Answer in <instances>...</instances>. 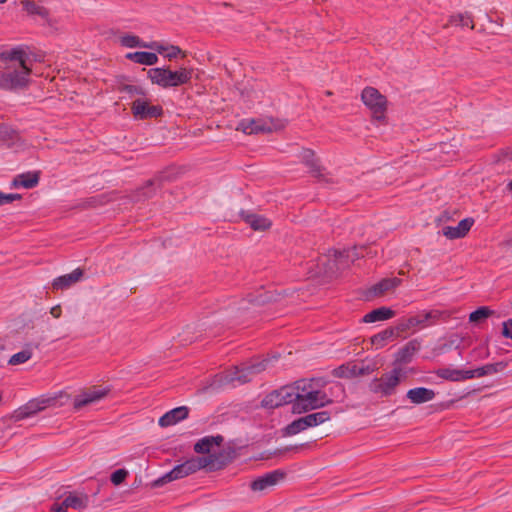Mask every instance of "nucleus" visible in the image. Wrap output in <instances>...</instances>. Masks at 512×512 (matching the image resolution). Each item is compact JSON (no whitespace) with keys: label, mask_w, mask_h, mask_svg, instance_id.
I'll return each mask as SVG.
<instances>
[{"label":"nucleus","mask_w":512,"mask_h":512,"mask_svg":"<svg viewBox=\"0 0 512 512\" xmlns=\"http://www.w3.org/2000/svg\"><path fill=\"white\" fill-rule=\"evenodd\" d=\"M30 74L29 57L23 48L0 52V89L11 91L24 88Z\"/></svg>","instance_id":"obj_1"},{"label":"nucleus","mask_w":512,"mask_h":512,"mask_svg":"<svg viewBox=\"0 0 512 512\" xmlns=\"http://www.w3.org/2000/svg\"><path fill=\"white\" fill-rule=\"evenodd\" d=\"M315 381V379L308 382L306 380L296 381L299 386V397L292 406L293 413L302 414L333 403V400L324 391L314 389L313 382Z\"/></svg>","instance_id":"obj_2"},{"label":"nucleus","mask_w":512,"mask_h":512,"mask_svg":"<svg viewBox=\"0 0 512 512\" xmlns=\"http://www.w3.org/2000/svg\"><path fill=\"white\" fill-rule=\"evenodd\" d=\"M192 74L193 70L186 67L172 71L169 67L164 66L149 69L147 71V78L152 84L158 85L163 89H169L188 84Z\"/></svg>","instance_id":"obj_3"},{"label":"nucleus","mask_w":512,"mask_h":512,"mask_svg":"<svg viewBox=\"0 0 512 512\" xmlns=\"http://www.w3.org/2000/svg\"><path fill=\"white\" fill-rule=\"evenodd\" d=\"M208 462L201 457H192L185 462L176 465L171 471L154 481V486H162L174 480L187 477L201 469L206 468Z\"/></svg>","instance_id":"obj_4"},{"label":"nucleus","mask_w":512,"mask_h":512,"mask_svg":"<svg viewBox=\"0 0 512 512\" xmlns=\"http://www.w3.org/2000/svg\"><path fill=\"white\" fill-rule=\"evenodd\" d=\"M405 373L400 367H394L390 372L383 374L380 378H375L369 383V390L374 394H380L382 397H388L395 393L401 378Z\"/></svg>","instance_id":"obj_5"},{"label":"nucleus","mask_w":512,"mask_h":512,"mask_svg":"<svg viewBox=\"0 0 512 512\" xmlns=\"http://www.w3.org/2000/svg\"><path fill=\"white\" fill-rule=\"evenodd\" d=\"M299 397V386L286 385L267 394L261 401V405L267 409H275L286 404H294Z\"/></svg>","instance_id":"obj_6"},{"label":"nucleus","mask_w":512,"mask_h":512,"mask_svg":"<svg viewBox=\"0 0 512 512\" xmlns=\"http://www.w3.org/2000/svg\"><path fill=\"white\" fill-rule=\"evenodd\" d=\"M361 99L365 106L371 111L376 121H384L387 110V99L374 87H366L361 93Z\"/></svg>","instance_id":"obj_7"},{"label":"nucleus","mask_w":512,"mask_h":512,"mask_svg":"<svg viewBox=\"0 0 512 512\" xmlns=\"http://www.w3.org/2000/svg\"><path fill=\"white\" fill-rule=\"evenodd\" d=\"M60 395L54 396H42L33 400H30L25 405L18 408L14 414L13 418L17 421L29 418L40 411L45 410L49 407H56L58 403V398Z\"/></svg>","instance_id":"obj_8"},{"label":"nucleus","mask_w":512,"mask_h":512,"mask_svg":"<svg viewBox=\"0 0 512 512\" xmlns=\"http://www.w3.org/2000/svg\"><path fill=\"white\" fill-rule=\"evenodd\" d=\"M131 113L136 120L157 119L164 115V109L161 105H154L148 98L135 99L131 104Z\"/></svg>","instance_id":"obj_9"},{"label":"nucleus","mask_w":512,"mask_h":512,"mask_svg":"<svg viewBox=\"0 0 512 512\" xmlns=\"http://www.w3.org/2000/svg\"><path fill=\"white\" fill-rule=\"evenodd\" d=\"M238 456L237 448L234 445L228 444L218 453L202 456L208 463L206 468L209 471H217L225 468L233 462Z\"/></svg>","instance_id":"obj_10"},{"label":"nucleus","mask_w":512,"mask_h":512,"mask_svg":"<svg viewBox=\"0 0 512 512\" xmlns=\"http://www.w3.org/2000/svg\"><path fill=\"white\" fill-rule=\"evenodd\" d=\"M285 476L284 471L280 469L273 470L253 480L250 483V489L254 492H262L278 484Z\"/></svg>","instance_id":"obj_11"},{"label":"nucleus","mask_w":512,"mask_h":512,"mask_svg":"<svg viewBox=\"0 0 512 512\" xmlns=\"http://www.w3.org/2000/svg\"><path fill=\"white\" fill-rule=\"evenodd\" d=\"M366 247H353L344 250H334V262L337 265V269L347 267L350 262H354L356 259L365 256Z\"/></svg>","instance_id":"obj_12"},{"label":"nucleus","mask_w":512,"mask_h":512,"mask_svg":"<svg viewBox=\"0 0 512 512\" xmlns=\"http://www.w3.org/2000/svg\"><path fill=\"white\" fill-rule=\"evenodd\" d=\"M300 159L309 169V173L318 181H325L324 167L321 166L319 159L315 156V152L305 148L300 153Z\"/></svg>","instance_id":"obj_13"},{"label":"nucleus","mask_w":512,"mask_h":512,"mask_svg":"<svg viewBox=\"0 0 512 512\" xmlns=\"http://www.w3.org/2000/svg\"><path fill=\"white\" fill-rule=\"evenodd\" d=\"M273 129L271 122L262 119H243L237 127V130L245 134L271 133Z\"/></svg>","instance_id":"obj_14"},{"label":"nucleus","mask_w":512,"mask_h":512,"mask_svg":"<svg viewBox=\"0 0 512 512\" xmlns=\"http://www.w3.org/2000/svg\"><path fill=\"white\" fill-rule=\"evenodd\" d=\"M83 275L84 271L80 268H77L69 274L55 278L52 282V288L54 290H66L81 281Z\"/></svg>","instance_id":"obj_15"},{"label":"nucleus","mask_w":512,"mask_h":512,"mask_svg":"<svg viewBox=\"0 0 512 512\" xmlns=\"http://www.w3.org/2000/svg\"><path fill=\"white\" fill-rule=\"evenodd\" d=\"M106 395V391L96 387L85 390L74 399V408L81 409L82 407L95 403Z\"/></svg>","instance_id":"obj_16"},{"label":"nucleus","mask_w":512,"mask_h":512,"mask_svg":"<svg viewBox=\"0 0 512 512\" xmlns=\"http://www.w3.org/2000/svg\"><path fill=\"white\" fill-rule=\"evenodd\" d=\"M420 349V342L413 339L401 347L395 354L394 365L408 364L412 361L414 354Z\"/></svg>","instance_id":"obj_17"},{"label":"nucleus","mask_w":512,"mask_h":512,"mask_svg":"<svg viewBox=\"0 0 512 512\" xmlns=\"http://www.w3.org/2000/svg\"><path fill=\"white\" fill-rule=\"evenodd\" d=\"M188 414L189 408L186 406H180L166 412L163 416L160 417L158 423L161 427H169L175 425L181 420L186 419Z\"/></svg>","instance_id":"obj_18"},{"label":"nucleus","mask_w":512,"mask_h":512,"mask_svg":"<svg viewBox=\"0 0 512 512\" xmlns=\"http://www.w3.org/2000/svg\"><path fill=\"white\" fill-rule=\"evenodd\" d=\"M435 396V391L426 387L412 388L408 390L406 394V397L411 401V403L416 405L429 402L433 400Z\"/></svg>","instance_id":"obj_19"},{"label":"nucleus","mask_w":512,"mask_h":512,"mask_svg":"<svg viewBox=\"0 0 512 512\" xmlns=\"http://www.w3.org/2000/svg\"><path fill=\"white\" fill-rule=\"evenodd\" d=\"M506 366L507 363L500 361L496 363L486 364L476 369L469 370V372L466 373L469 374L470 379L481 378L484 376H490L499 373L503 371L506 368Z\"/></svg>","instance_id":"obj_20"},{"label":"nucleus","mask_w":512,"mask_h":512,"mask_svg":"<svg viewBox=\"0 0 512 512\" xmlns=\"http://www.w3.org/2000/svg\"><path fill=\"white\" fill-rule=\"evenodd\" d=\"M224 441L222 435L205 436L194 444V451L198 454H210L214 446H220Z\"/></svg>","instance_id":"obj_21"},{"label":"nucleus","mask_w":512,"mask_h":512,"mask_svg":"<svg viewBox=\"0 0 512 512\" xmlns=\"http://www.w3.org/2000/svg\"><path fill=\"white\" fill-rule=\"evenodd\" d=\"M401 332L397 329V325L395 327H388L381 332L373 335L371 337V344L376 347V349L384 347L388 341L395 339L400 336Z\"/></svg>","instance_id":"obj_22"},{"label":"nucleus","mask_w":512,"mask_h":512,"mask_svg":"<svg viewBox=\"0 0 512 512\" xmlns=\"http://www.w3.org/2000/svg\"><path fill=\"white\" fill-rule=\"evenodd\" d=\"M469 370L453 369V368H439L435 371V374L444 380L452 382H460L470 379Z\"/></svg>","instance_id":"obj_23"},{"label":"nucleus","mask_w":512,"mask_h":512,"mask_svg":"<svg viewBox=\"0 0 512 512\" xmlns=\"http://www.w3.org/2000/svg\"><path fill=\"white\" fill-rule=\"evenodd\" d=\"M89 497L84 493H69L63 500V505L75 510H83L88 506Z\"/></svg>","instance_id":"obj_24"},{"label":"nucleus","mask_w":512,"mask_h":512,"mask_svg":"<svg viewBox=\"0 0 512 512\" xmlns=\"http://www.w3.org/2000/svg\"><path fill=\"white\" fill-rule=\"evenodd\" d=\"M234 369L235 371L233 375L225 376L226 382H232L234 380H237L240 383H247L254 376V373H252V369H250V362L243 363L241 364V366H236L234 367Z\"/></svg>","instance_id":"obj_25"},{"label":"nucleus","mask_w":512,"mask_h":512,"mask_svg":"<svg viewBox=\"0 0 512 512\" xmlns=\"http://www.w3.org/2000/svg\"><path fill=\"white\" fill-rule=\"evenodd\" d=\"M39 182V172H27L16 176L12 181V187H23L30 189L35 187Z\"/></svg>","instance_id":"obj_26"},{"label":"nucleus","mask_w":512,"mask_h":512,"mask_svg":"<svg viewBox=\"0 0 512 512\" xmlns=\"http://www.w3.org/2000/svg\"><path fill=\"white\" fill-rule=\"evenodd\" d=\"M394 315H395L394 310H392L389 307L382 306V307H379V308L374 309V310L370 311L369 313H367L363 317L362 321L364 323H374L377 321L388 320V319L394 317Z\"/></svg>","instance_id":"obj_27"},{"label":"nucleus","mask_w":512,"mask_h":512,"mask_svg":"<svg viewBox=\"0 0 512 512\" xmlns=\"http://www.w3.org/2000/svg\"><path fill=\"white\" fill-rule=\"evenodd\" d=\"M401 280L399 278H386L382 279L369 289V293L372 296H380L385 292L397 287Z\"/></svg>","instance_id":"obj_28"},{"label":"nucleus","mask_w":512,"mask_h":512,"mask_svg":"<svg viewBox=\"0 0 512 512\" xmlns=\"http://www.w3.org/2000/svg\"><path fill=\"white\" fill-rule=\"evenodd\" d=\"M156 180H148L145 185L130 194V201H141L152 197L156 191Z\"/></svg>","instance_id":"obj_29"},{"label":"nucleus","mask_w":512,"mask_h":512,"mask_svg":"<svg viewBox=\"0 0 512 512\" xmlns=\"http://www.w3.org/2000/svg\"><path fill=\"white\" fill-rule=\"evenodd\" d=\"M158 56L154 52H146V51H137L130 52V61L142 64L146 66H152L158 63Z\"/></svg>","instance_id":"obj_30"},{"label":"nucleus","mask_w":512,"mask_h":512,"mask_svg":"<svg viewBox=\"0 0 512 512\" xmlns=\"http://www.w3.org/2000/svg\"><path fill=\"white\" fill-rule=\"evenodd\" d=\"M423 322L425 326L436 324L440 320L446 321L451 313L446 310L433 309L430 311L421 312Z\"/></svg>","instance_id":"obj_31"},{"label":"nucleus","mask_w":512,"mask_h":512,"mask_svg":"<svg viewBox=\"0 0 512 512\" xmlns=\"http://www.w3.org/2000/svg\"><path fill=\"white\" fill-rule=\"evenodd\" d=\"M141 47L148 48L156 51L159 54H164V44L158 41L144 42L136 35H130V48Z\"/></svg>","instance_id":"obj_32"},{"label":"nucleus","mask_w":512,"mask_h":512,"mask_svg":"<svg viewBox=\"0 0 512 512\" xmlns=\"http://www.w3.org/2000/svg\"><path fill=\"white\" fill-rule=\"evenodd\" d=\"M415 327H425L421 313L408 318H403L397 323V329L400 330L401 333L407 332Z\"/></svg>","instance_id":"obj_33"},{"label":"nucleus","mask_w":512,"mask_h":512,"mask_svg":"<svg viewBox=\"0 0 512 512\" xmlns=\"http://www.w3.org/2000/svg\"><path fill=\"white\" fill-rule=\"evenodd\" d=\"M245 222L256 231H264L271 226V222L267 218L256 214H248L245 217Z\"/></svg>","instance_id":"obj_34"},{"label":"nucleus","mask_w":512,"mask_h":512,"mask_svg":"<svg viewBox=\"0 0 512 512\" xmlns=\"http://www.w3.org/2000/svg\"><path fill=\"white\" fill-rule=\"evenodd\" d=\"M303 418L308 429L310 427L318 426L330 420L331 414L329 411H319L303 416Z\"/></svg>","instance_id":"obj_35"},{"label":"nucleus","mask_w":512,"mask_h":512,"mask_svg":"<svg viewBox=\"0 0 512 512\" xmlns=\"http://www.w3.org/2000/svg\"><path fill=\"white\" fill-rule=\"evenodd\" d=\"M333 376L337 378H355V363L348 362L342 364L332 371Z\"/></svg>","instance_id":"obj_36"},{"label":"nucleus","mask_w":512,"mask_h":512,"mask_svg":"<svg viewBox=\"0 0 512 512\" xmlns=\"http://www.w3.org/2000/svg\"><path fill=\"white\" fill-rule=\"evenodd\" d=\"M307 429L303 417L295 419L283 429L284 436H293Z\"/></svg>","instance_id":"obj_37"},{"label":"nucleus","mask_w":512,"mask_h":512,"mask_svg":"<svg viewBox=\"0 0 512 512\" xmlns=\"http://www.w3.org/2000/svg\"><path fill=\"white\" fill-rule=\"evenodd\" d=\"M22 5L24 7V10L29 14L39 15L43 18H46L48 16V10L43 6L38 5L34 1L25 0L22 2Z\"/></svg>","instance_id":"obj_38"},{"label":"nucleus","mask_w":512,"mask_h":512,"mask_svg":"<svg viewBox=\"0 0 512 512\" xmlns=\"http://www.w3.org/2000/svg\"><path fill=\"white\" fill-rule=\"evenodd\" d=\"M494 311L487 306H481L469 315V321L472 323H479L480 321L492 316Z\"/></svg>","instance_id":"obj_39"},{"label":"nucleus","mask_w":512,"mask_h":512,"mask_svg":"<svg viewBox=\"0 0 512 512\" xmlns=\"http://www.w3.org/2000/svg\"><path fill=\"white\" fill-rule=\"evenodd\" d=\"M449 22L456 26L469 27L470 29L474 28L473 19L469 14L452 15Z\"/></svg>","instance_id":"obj_40"},{"label":"nucleus","mask_w":512,"mask_h":512,"mask_svg":"<svg viewBox=\"0 0 512 512\" xmlns=\"http://www.w3.org/2000/svg\"><path fill=\"white\" fill-rule=\"evenodd\" d=\"M32 357V350L30 347L12 355L8 361L10 365H19L27 362Z\"/></svg>","instance_id":"obj_41"},{"label":"nucleus","mask_w":512,"mask_h":512,"mask_svg":"<svg viewBox=\"0 0 512 512\" xmlns=\"http://www.w3.org/2000/svg\"><path fill=\"white\" fill-rule=\"evenodd\" d=\"M377 370L376 363L355 364V377L370 375Z\"/></svg>","instance_id":"obj_42"},{"label":"nucleus","mask_w":512,"mask_h":512,"mask_svg":"<svg viewBox=\"0 0 512 512\" xmlns=\"http://www.w3.org/2000/svg\"><path fill=\"white\" fill-rule=\"evenodd\" d=\"M249 362H250V369H252V373H254V375H257V374L263 372L264 370H266V368L268 367V364L271 362V360L268 358H265L262 360L252 359Z\"/></svg>","instance_id":"obj_43"},{"label":"nucleus","mask_w":512,"mask_h":512,"mask_svg":"<svg viewBox=\"0 0 512 512\" xmlns=\"http://www.w3.org/2000/svg\"><path fill=\"white\" fill-rule=\"evenodd\" d=\"M127 477H128V471L124 468H121V469L114 471L110 475V481L114 486H119L125 482Z\"/></svg>","instance_id":"obj_44"},{"label":"nucleus","mask_w":512,"mask_h":512,"mask_svg":"<svg viewBox=\"0 0 512 512\" xmlns=\"http://www.w3.org/2000/svg\"><path fill=\"white\" fill-rule=\"evenodd\" d=\"M164 48H165V52L162 55L164 57L168 58L169 60L176 58L180 54L182 55V57L186 56L185 52L182 51V49L179 46L164 44Z\"/></svg>","instance_id":"obj_45"},{"label":"nucleus","mask_w":512,"mask_h":512,"mask_svg":"<svg viewBox=\"0 0 512 512\" xmlns=\"http://www.w3.org/2000/svg\"><path fill=\"white\" fill-rule=\"evenodd\" d=\"M247 301L254 305H264L265 303L269 302L271 297L267 295L266 293H260L257 296H254L252 294H249L247 296Z\"/></svg>","instance_id":"obj_46"},{"label":"nucleus","mask_w":512,"mask_h":512,"mask_svg":"<svg viewBox=\"0 0 512 512\" xmlns=\"http://www.w3.org/2000/svg\"><path fill=\"white\" fill-rule=\"evenodd\" d=\"M442 234L448 239H459L463 238L461 233L459 232V228L457 226H445L442 229Z\"/></svg>","instance_id":"obj_47"},{"label":"nucleus","mask_w":512,"mask_h":512,"mask_svg":"<svg viewBox=\"0 0 512 512\" xmlns=\"http://www.w3.org/2000/svg\"><path fill=\"white\" fill-rule=\"evenodd\" d=\"M473 224V218H465L458 223L457 227L459 228V232L461 233L462 237L466 236Z\"/></svg>","instance_id":"obj_48"},{"label":"nucleus","mask_w":512,"mask_h":512,"mask_svg":"<svg viewBox=\"0 0 512 512\" xmlns=\"http://www.w3.org/2000/svg\"><path fill=\"white\" fill-rule=\"evenodd\" d=\"M21 196L19 194H5L0 192V206L10 203L14 200L20 199Z\"/></svg>","instance_id":"obj_49"},{"label":"nucleus","mask_w":512,"mask_h":512,"mask_svg":"<svg viewBox=\"0 0 512 512\" xmlns=\"http://www.w3.org/2000/svg\"><path fill=\"white\" fill-rule=\"evenodd\" d=\"M502 334L504 337L512 339V319L503 322Z\"/></svg>","instance_id":"obj_50"},{"label":"nucleus","mask_w":512,"mask_h":512,"mask_svg":"<svg viewBox=\"0 0 512 512\" xmlns=\"http://www.w3.org/2000/svg\"><path fill=\"white\" fill-rule=\"evenodd\" d=\"M50 314L53 318L58 319L62 315V308L60 305H56L50 309Z\"/></svg>","instance_id":"obj_51"},{"label":"nucleus","mask_w":512,"mask_h":512,"mask_svg":"<svg viewBox=\"0 0 512 512\" xmlns=\"http://www.w3.org/2000/svg\"><path fill=\"white\" fill-rule=\"evenodd\" d=\"M66 507L63 505V502L61 504H54L51 508V512H66Z\"/></svg>","instance_id":"obj_52"},{"label":"nucleus","mask_w":512,"mask_h":512,"mask_svg":"<svg viewBox=\"0 0 512 512\" xmlns=\"http://www.w3.org/2000/svg\"><path fill=\"white\" fill-rule=\"evenodd\" d=\"M129 91H130V93L135 92L138 94H143V95L145 94L142 90H139L136 86H132V85H130Z\"/></svg>","instance_id":"obj_53"},{"label":"nucleus","mask_w":512,"mask_h":512,"mask_svg":"<svg viewBox=\"0 0 512 512\" xmlns=\"http://www.w3.org/2000/svg\"><path fill=\"white\" fill-rule=\"evenodd\" d=\"M121 44L123 46H128V36L121 37Z\"/></svg>","instance_id":"obj_54"},{"label":"nucleus","mask_w":512,"mask_h":512,"mask_svg":"<svg viewBox=\"0 0 512 512\" xmlns=\"http://www.w3.org/2000/svg\"><path fill=\"white\" fill-rule=\"evenodd\" d=\"M303 446H304V444H301V445H299V446H294V447H286V448L284 449V451L297 450V449H299V448H301V447H303Z\"/></svg>","instance_id":"obj_55"},{"label":"nucleus","mask_w":512,"mask_h":512,"mask_svg":"<svg viewBox=\"0 0 512 512\" xmlns=\"http://www.w3.org/2000/svg\"><path fill=\"white\" fill-rule=\"evenodd\" d=\"M507 189L512 193V180L507 184Z\"/></svg>","instance_id":"obj_56"},{"label":"nucleus","mask_w":512,"mask_h":512,"mask_svg":"<svg viewBox=\"0 0 512 512\" xmlns=\"http://www.w3.org/2000/svg\"><path fill=\"white\" fill-rule=\"evenodd\" d=\"M325 382H322L321 384L317 381V386H324Z\"/></svg>","instance_id":"obj_57"},{"label":"nucleus","mask_w":512,"mask_h":512,"mask_svg":"<svg viewBox=\"0 0 512 512\" xmlns=\"http://www.w3.org/2000/svg\"><path fill=\"white\" fill-rule=\"evenodd\" d=\"M336 387L339 388V389H342V385L341 384H337Z\"/></svg>","instance_id":"obj_58"},{"label":"nucleus","mask_w":512,"mask_h":512,"mask_svg":"<svg viewBox=\"0 0 512 512\" xmlns=\"http://www.w3.org/2000/svg\"><path fill=\"white\" fill-rule=\"evenodd\" d=\"M7 0H0V4L5 3Z\"/></svg>","instance_id":"obj_59"}]
</instances>
